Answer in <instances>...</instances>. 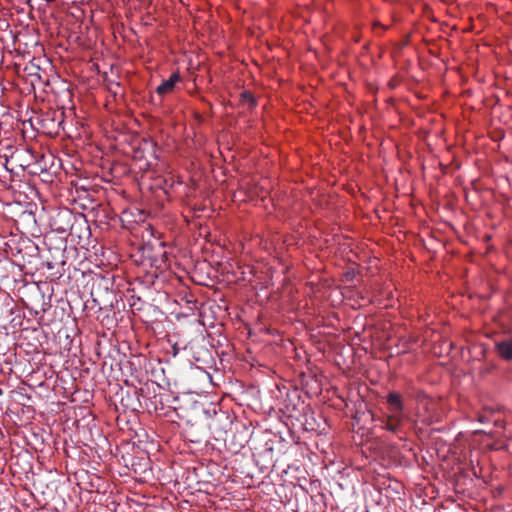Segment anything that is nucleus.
I'll use <instances>...</instances> for the list:
<instances>
[{
    "label": "nucleus",
    "mask_w": 512,
    "mask_h": 512,
    "mask_svg": "<svg viewBox=\"0 0 512 512\" xmlns=\"http://www.w3.org/2000/svg\"><path fill=\"white\" fill-rule=\"evenodd\" d=\"M243 96H244L245 98L249 99V100L251 101V104H252V105H255V104H256V101H255V99L253 98V96H252L251 94H249V93L245 92V93L243 94Z\"/></svg>",
    "instance_id": "obj_5"
},
{
    "label": "nucleus",
    "mask_w": 512,
    "mask_h": 512,
    "mask_svg": "<svg viewBox=\"0 0 512 512\" xmlns=\"http://www.w3.org/2000/svg\"><path fill=\"white\" fill-rule=\"evenodd\" d=\"M181 77L178 72L172 73L167 80H164L157 88L156 93L163 97L166 94L173 92L175 86L180 82Z\"/></svg>",
    "instance_id": "obj_1"
},
{
    "label": "nucleus",
    "mask_w": 512,
    "mask_h": 512,
    "mask_svg": "<svg viewBox=\"0 0 512 512\" xmlns=\"http://www.w3.org/2000/svg\"><path fill=\"white\" fill-rule=\"evenodd\" d=\"M386 401L390 406V409L395 412V414H401L404 409L403 399L401 394L395 391H391L386 396Z\"/></svg>",
    "instance_id": "obj_2"
},
{
    "label": "nucleus",
    "mask_w": 512,
    "mask_h": 512,
    "mask_svg": "<svg viewBox=\"0 0 512 512\" xmlns=\"http://www.w3.org/2000/svg\"><path fill=\"white\" fill-rule=\"evenodd\" d=\"M109 91H112L114 94H116V93H117L116 91H114V90L112 89V87H109Z\"/></svg>",
    "instance_id": "obj_6"
},
{
    "label": "nucleus",
    "mask_w": 512,
    "mask_h": 512,
    "mask_svg": "<svg viewBox=\"0 0 512 512\" xmlns=\"http://www.w3.org/2000/svg\"><path fill=\"white\" fill-rule=\"evenodd\" d=\"M497 351L499 355L506 359L511 360L512 359V340L508 339L503 342H500L496 345Z\"/></svg>",
    "instance_id": "obj_3"
},
{
    "label": "nucleus",
    "mask_w": 512,
    "mask_h": 512,
    "mask_svg": "<svg viewBox=\"0 0 512 512\" xmlns=\"http://www.w3.org/2000/svg\"><path fill=\"white\" fill-rule=\"evenodd\" d=\"M402 424V417L400 414L389 415L385 422V427L391 432H397Z\"/></svg>",
    "instance_id": "obj_4"
}]
</instances>
